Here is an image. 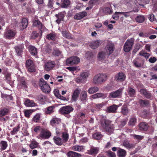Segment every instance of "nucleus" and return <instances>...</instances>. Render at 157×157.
<instances>
[{"label": "nucleus", "instance_id": "obj_11", "mask_svg": "<svg viewBox=\"0 0 157 157\" xmlns=\"http://www.w3.org/2000/svg\"><path fill=\"white\" fill-rule=\"evenodd\" d=\"M28 84L24 77L19 78L18 80V86L20 88L26 89L28 88Z\"/></svg>", "mask_w": 157, "mask_h": 157}, {"label": "nucleus", "instance_id": "obj_3", "mask_svg": "<svg viewBox=\"0 0 157 157\" xmlns=\"http://www.w3.org/2000/svg\"><path fill=\"white\" fill-rule=\"evenodd\" d=\"M107 75L105 74H98L93 78V82L95 84H101L107 80Z\"/></svg>", "mask_w": 157, "mask_h": 157}, {"label": "nucleus", "instance_id": "obj_40", "mask_svg": "<svg viewBox=\"0 0 157 157\" xmlns=\"http://www.w3.org/2000/svg\"><path fill=\"white\" fill-rule=\"evenodd\" d=\"M123 145L129 149L132 148L134 147L135 145L134 144L130 143L129 142L127 141H124L123 143Z\"/></svg>", "mask_w": 157, "mask_h": 157}, {"label": "nucleus", "instance_id": "obj_27", "mask_svg": "<svg viewBox=\"0 0 157 157\" xmlns=\"http://www.w3.org/2000/svg\"><path fill=\"white\" fill-rule=\"evenodd\" d=\"M57 38L56 34L55 33H52L47 34L46 38L49 40L55 41Z\"/></svg>", "mask_w": 157, "mask_h": 157}, {"label": "nucleus", "instance_id": "obj_54", "mask_svg": "<svg viewBox=\"0 0 157 157\" xmlns=\"http://www.w3.org/2000/svg\"><path fill=\"white\" fill-rule=\"evenodd\" d=\"M133 63L134 65L136 67L138 68L141 67L143 65V64H142L140 63L137 59H134L133 60Z\"/></svg>", "mask_w": 157, "mask_h": 157}, {"label": "nucleus", "instance_id": "obj_6", "mask_svg": "<svg viewBox=\"0 0 157 157\" xmlns=\"http://www.w3.org/2000/svg\"><path fill=\"white\" fill-rule=\"evenodd\" d=\"M17 33L15 29H8L6 30L4 33V37L7 39L10 40L13 38Z\"/></svg>", "mask_w": 157, "mask_h": 157}, {"label": "nucleus", "instance_id": "obj_38", "mask_svg": "<svg viewBox=\"0 0 157 157\" xmlns=\"http://www.w3.org/2000/svg\"><path fill=\"white\" fill-rule=\"evenodd\" d=\"M137 120L136 117L134 116L132 117L129 120L128 123V125L132 126H134L137 122Z\"/></svg>", "mask_w": 157, "mask_h": 157}, {"label": "nucleus", "instance_id": "obj_17", "mask_svg": "<svg viewBox=\"0 0 157 157\" xmlns=\"http://www.w3.org/2000/svg\"><path fill=\"white\" fill-rule=\"evenodd\" d=\"M115 49L114 45L113 44H109L107 45L106 48L105 52L107 55L109 56L112 54L114 51Z\"/></svg>", "mask_w": 157, "mask_h": 157}, {"label": "nucleus", "instance_id": "obj_37", "mask_svg": "<svg viewBox=\"0 0 157 157\" xmlns=\"http://www.w3.org/2000/svg\"><path fill=\"white\" fill-rule=\"evenodd\" d=\"M8 147V144L6 141L2 140L0 142V150L3 151L6 150Z\"/></svg>", "mask_w": 157, "mask_h": 157}, {"label": "nucleus", "instance_id": "obj_20", "mask_svg": "<svg viewBox=\"0 0 157 157\" xmlns=\"http://www.w3.org/2000/svg\"><path fill=\"white\" fill-rule=\"evenodd\" d=\"M102 10L103 13L106 15L111 14L113 12L111 6L109 7H105L102 8Z\"/></svg>", "mask_w": 157, "mask_h": 157}, {"label": "nucleus", "instance_id": "obj_26", "mask_svg": "<svg viewBox=\"0 0 157 157\" xmlns=\"http://www.w3.org/2000/svg\"><path fill=\"white\" fill-rule=\"evenodd\" d=\"M118 107V105L113 104L108 107L107 109L109 113H116Z\"/></svg>", "mask_w": 157, "mask_h": 157}, {"label": "nucleus", "instance_id": "obj_1", "mask_svg": "<svg viewBox=\"0 0 157 157\" xmlns=\"http://www.w3.org/2000/svg\"><path fill=\"white\" fill-rule=\"evenodd\" d=\"M33 130L36 134L38 135L36 137L39 139H48L51 136V132L48 129L42 126H35Z\"/></svg>", "mask_w": 157, "mask_h": 157}, {"label": "nucleus", "instance_id": "obj_21", "mask_svg": "<svg viewBox=\"0 0 157 157\" xmlns=\"http://www.w3.org/2000/svg\"><path fill=\"white\" fill-rule=\"evenodd\" d=\"M28 25V20L25 18H23L20 25V27L21 30H23L26 28Z\"/></svg>", "mask_w": 157, "mask_h": 157}, {"label": "nucleus", "instance_id": "obj_28", "mask_svg": "<svg viewBox=\"0 0 157 157\" xmlns=\"http://www.w3.org/2000/svg\"><path fill=\"white\" fill-rule=\"evenodd\" d=\"M127 154L126 151L124 149L119 148L117 151V155L118 157H125Z\"/></svg>", "mask_w": 157, "mask_h": 157}, {"label": "nucleus", "instance_id": "obj_45", "mask_svg": "<svg viewBox=\"0 0 157 157\" xmlns=\"http://www.w3.org/2000/svg\"><path fill=\"white\" fill-rule=\"evenodd\" d=\"M139 55L144 57L147 59L150 56L149 53H147L145 50H142L139 53Z\"/></svg>", "mask_w": 157, "mask_h": 157}, {"label": "nucleus", "instance_id": "obj_32", "mask_svg": "<svg viewBox=\"0 0 157 157\" xmlns=\"http://www.w3.org/2000/svg\"><path fill=\"white\" fill-rule=\"evenodd\" d=\"M128 95L130 97H134L136 94V91L135 89L131 87H129L127 91Z\"/></svg>", "mask_w": 157, "mask_h": 157}, {"label": "nucleus", "instance_id": "obj_46", "mask_svg": "<svg viewBox=\"0 0 157 157\" xmlns=\"http://www.w3.org/2000/svg\"><path fill=\"white\" fill-rule=\"evenodd\" d=\"M10 109L7 108H4L0 110V114L5 116L10 113Z\"/></svg>", "mask_w": 157, "mask_h": 157}, {"label": "nucleus", "instance_id": "obj_10", "mask_svg": "<svg viewBox=\"0 0 157 157\" xmlns=\"http://www.w3.org/2000/svg\"><path fill=\"white\" fill-rule=\"evenodd\" d=\"M126 75L122 72H120L116 75L115 76V79L117 82H121L125 79Z\"/></svg>", "mask_w": 157, "mask_h": 157}, {"label": "nucleus", "instance_id": "obj_51", "mask_svg": "<svg viewBox=\"0 0 157 157\" xmlns=\"http://www.w3.org/2000/svg\"><path fill=\"white\" fill-rule=\"evenodd\" d=\"M98 90V88L97 86H94L90 88L88 90V92L90 94L96 92Z\"/></svg>", "mask_w": 157, "mask_h": 157}, {"label": "nucleus", "instance_id": "obj_31", "mask_svg": "<svg viewBox=\"0 0 157 157\" xmlns=\"http://www.w3.org/2000/svg\"><path fill=\"white\" fill-rule=\"evenodd\" d=\"M53 140L55 143L58 146H61L63 143L62 140L60 137L57 136L54 137Z\"/></svg>", "mask_w": 157, "mask_h": 157}, {"label": "nucleus", "instance_id": "obj_24", "mask_svg": "<svg viewBox=\"0 0 157 157\" xmlns=\"http://www.w3.org/2000/svg\"><path fill=\"white\" fill-rule=\"evenodd\" d=\"M99 151V148L98 147H91L90 150H88V154L90 155L97 154Z\"/></svg>", "mask_w": 157, "mask_h": 157}, {"label": "nucleus", "instance_id": "obj_13", "mask_svg": "<svg viewBox=\"0 0 157 157\" xmlns=\"http://www.w3.org/2000/svg\"><path fill=\"white\" fill-rule=\"evenodd\" d=\"M55 63L54 61H49L44 64V69L47 71L52 70L55 66Z\"/></svg>", "mask_w": 157, "mask_h": 157}, {"label": "nucleus", "instance_id": "obj_35", "mask_svg": "<svg viewBox=\"0 0 157 157\" xmlns=\"http://www.w3.org/2000/svg\"><path fill=\"white\" fill-rule=\"evenodd\" d=\"M103 137V135L100 132H95L92 135L93 138L95 140H100Z\"/></svg>", "mask_w": 157, "mask_h": 157}, {"label": "nucleus", "instance_id": "obj_34", "mask_svg": "<svg viewBox=\"0 0 157 157\" xmlns=\"http://www.w3.org/2000/svg\"><path fill=\"white\" fill-rule=\"evenodd\" d=\"M79 91L78 89H75L72 95L71 100L74 101H76L79 96Z\"/></svg>", "mask_w": 157, "mask_h": 157}, {"label": "nucleus", "instance_id": "obj_33", "mask_svg": "<svg viewBox=\"0 0 157 157\" xmlns=\"http://www.w3.org/2000/svg\"><path fill=\"white\" fill-rule=\"evenodd\" d=\"M25 105L28 107H33L36 105V103H35L33 100L29 99H27L24 102Z\"/></svg>", "mask_w": 157, "mask_h": 157}, {"label": "nucleus", "instance_id": "obj_2", "mask_svg": "<svg viewBox=\"0 0 157 157\" xmlns=\"http://www.w3.org/2000/svg\"><path fill=\"white\" fill-rule=\"evenodd\" d=\"M100 128L102 130L111 133L114 130V126L111 124V121L108 120L104 119L101 121Z\"/></svg>", "mask_w": 157, "mask_h": 157}, {"label": "nucleus", "instance_id": "obj_43", "mask_svg": "<svg viewBox=\"0 0 157 157\" xmlns=\"http://www.w3.org/2000/svg\"><path fill=\"white\" fill-rule=\"evenodd\" d=\"M62 3L61 5L62 7L67 8L70 4V1L69 0H62Z\"/></svg>", "mask_w": 157, "mask_h": 157}, {"label": "nucleus", "instance_id": "obj_61", "mask_svg": "<svg viewBox=\"0 0 157 157\" xmlns=\"http://www.w3.org/2000/svg\"><path fill=\"white\" fill-rule=\"evenodd\" d=\"M40 118V115L38 113H37L33 118V120L35 122H38Z\"/></svg>", "mask_w": 157, "mask_h": 157}, {"label": "nucleus", "instance_id": "obj_19", "mask_svg": "<svg viewBox=\"0 0 157 157\" xmlns=\"http://www.w3.org/2000/svg\"><path fill=\"white\" fill-rule=\"evenodd\" d=\"M29 52L32 56H36L37 54V49L35 47L30 45L28 48Z\"/></svg>", "mask_w": 157, "mask_h": 157}, {"label": "nucleus", "instance_id": "obj_60", "mask_svg": "<svg viewBox=\"0 0 157 157\" xmlns=\"http://www.w3.org/2000/svg\"><path fill=\"white\" fill-rule=\"evenodd\" d=\"M87 98V93L85 91H83L81 93V99L82 101L85 100Z\"/></svg>", "mask_w": 157, "mask_h": 157}, {"label": "nucleus", "instance_id": "obj_57", "mask_svg": "<svg viewBox=\"0 0 157 157\" xmlns=\"http://www.w3.org/2000/svg\"><path fill=\"white\" fill-rule=\"evenodd\" d=\"M5 116L0 114V121L1 122L3 121L6 122V121L9 120L10 119V117L8 116Z\"/></svg>", "mask_w": 157, "mask_h": 157}, {"label": "nucleus", "instance_id": "obj_15", "mask_svg": "<svg viewBox=\"0 0 157 157\" xmlns=\"http://www.w3.org/2000/svg\"><path fill=\"white\" fill-rule=\"evenodd\" d=\"M17 55L18 56H21L24 48L23 44H21L16 46L14 48Z\"/></svg>", "mask_w": 157, "mask_h": 157}, {"label": "nucleus", "instance_id": "obj_53", "mask_svg": "<svg viewBox=\"0 0 157 157\" xmlns=\"http://www.w3.org/2000/svg\"><path fill=\"white\" fill-rule=\"evenodd\" d=\"M127 122V121L126 120H123L119 121L117 123L118 127L121 128H123L126 124Z\"/></svg>", "mask_w": 157, "mask_h": 157}, {"label": "nucleus", "instance_id": "obj_62", "mask_svg": "<svg viewBox=\"0 0 157 157\" xmlns=\"http://www.w3.org/2000/svg\"><path fill=\"white\" fill-rule=\"evenodd\" d=\"M89 75V73L86 72H83L81 73L80 75L82 79H84L87 78Z\"/></svg>", "mask_w": 157, "mask_h": 157}, {"label": "nucleus", "instance_id": "obj_5", "mask_svg": "<svg viewBox=\"0 0 157 157\" xmlns=\"http://www.w3.org/2000/svg\"><path fill=\"white\" fill-rule=\"evenodd\" d=\"M134 42V39L133 38L128 39L126 41L124 44L123 48L125 52H128L132 50Z\"/></svg>", "mask_w": 157, "mask_h": 157}, {"label": "nucleus", "instance_id": "obj_25", "mask_svg": "<svg viewBox=\"0 0 157 157\" xmlns=\"http://www.w3.org/2000/svg\"><path fill=\"white\" fill-rule=\"evenodd\" d=\"M122 90L119 89L117 90L112 92L110 94V96L112 98H116L120 96L121 94Z\"/></svg>", "mask_w": 157, "mask_h": 157}, {"label": "nucleus", "instance_id": "obj_18", "mask_svg": "<svg viewBox=\"0 0 157 157\" xmlns=\"http://www.w3.org/2000/svg\"><path fill=\"white\" fill-rule=\"evenodd\" d=\"M87 13L85 11H83L77 13L74 16L75 19L79 20L87 16Z\"/></svg>", "mask_w": 157, "mask_h": 157}, {"label": "nucleus", "instance_id": "obj_22", "mask_svg": "<svg viewBox=\"0 0 157 157\" xmlns=\"http://www.w3.org/2000/svg\"><path fill=\"white\" fill-rule=\"evenodd\" d=\"M55 16L57 18L56 21V22L57 23L59 24L61 21L63 20L65 15L63 12H61L59 13L58 14H56Z\"/></svg>", "mask_w": 157, "mask_h": 157}, {"label": "nucleus", "instance_id": "obj_50", "mask_svg": "<svg viewBox=\"0 0 157 157\" xmlns=\"http://www.w3.org/2000/svg\"><path fill=\"white\" fill-rule=\"evenodd\" d=\"M106 53L104 52H101L99 53L98 56V60H103L104 59Z\"/></svg>", "mask_w": 157, "mask_h": 157}, {"label": "nucleus", "instance_id": "obj_7", "mask_svg": "<svg viewBox=\"0 0 157 157\" xmlns=\"http://www.w3.org/2000/svg\"><path fill=\"white\" fill-rule=\"evenodd\" d=\"M25 65L29 71L30 72L35 71V67L33 61L30 59H27L26 61Z\"/></svg>", "mask_w": 157, "mask_h": 157}, {"label": "nucleus", "instance_id": "obj_58", "mask_svg": "<svg viewBox=\"0 0 157 157\" xmlns=\"http://www.w3.org/2000/svg\"><path fill=\"white\" fill-rule=\"evenodd\" d=\"M132 137L134 140H142L144 138V136H142L136 135L135 134L132 135Z\"/></svg>", "mask_w": 157, "mask_h": 157}, {"label": "nucleus", "instance_id": "obj_48", "mask_svg": "<svg viewBox=\"0 0 157 157\" xmlns=\"http://www.w3.org/2000/svg\"><path fill=\"white\" fill-rule=\"evenodd\" d=\"M59 121V119L56 117H54L51 120L50 124L52 126H54L55 124H58Z\"/></svg>", "mask_w": 157, "mask_h": 157}, {"label": "nucleus", "instance_id": "obj_23", "mask_svg": "<svg viewBox=\"0 0 157 157\" xmlns=\"http://www.w3.org/2000/svg\"><path fill=\"white\" fill-rule=\"evenodd\" d=\"M139 127L141 131H146L148 129V126L146 122H142L139 124Z\"/></svg>", "mask_w": 157, "mask_h": 157}, {"label": "nucleus", "instance_id": "obj_63", "mask_svg": "<svg viewBox=\"0 0 157 157\" xmlns=\"http://www.w3.org/2000/svg\"><path fill=\"white\" fill-rule=\"evenodd\" d=\"M86 56L88 59L92 58L94 56V53L93 52L91 51L87 52L86 53Z\"/></svg>", "mask_w": 157, "mask_h": 157}, {"label": "nucleus", "instance_id": "obj_52", "mask_svg": "<svg viewBox=\"0 0 157 157\" xmlns=\"http://www.w3.org/2000/svg\"><path fill=\"white\" fill-rule=\"evenodd\" d=\"M72 149L75 151H81L83 149V147L81 146L75 145L72 147Z\"/></svg>", "mask_w": 157, "mask_h": 157}, {"label": "nucleus", "instance_id": "obj_30", "mask_svg": "<svg viewBox=\"0 0 157 157\" xmlns=\"http://www.w3.org/2000/svg\"><path fill=\"white\" fill-rule=\"evenodd\" d=\"M67 155L68 157H81L82 156L80 154L73 151L68 152Z\"/></svg>", "mask_w": 157, "mask_h": 157}, {"label": "nucleus", "instance_id": "obj_12", "mask_svg": "<svg viewBox=\"0 0 157 157\" xmlns=\"http://www.w3.org/2000/svg\"><path fill=\"white\" fill-rule=\"evenodd\" d=\"M140 92L141 94L147 99H151L152 97L151 93L145 88L141 89L140 90Z\"/></svg>", "mask_w": 157, "mask_h": 157}, {"label": "nucleus", "instance_id": "obj_47", "mask_svg": "<svg viewBox=\"0 0 157 157\" xmlns=\"http://www.w3.org/2000/svg\"><path fill=\"white\" fill-rule=\"evenodd\" d=\"M62 137L63 143L66 142L68 140L69 135L65 132H63L62 133Z\"/></svg>", "mask_w": 157, "mask_h": 157}, {"label": "nucleus", "instance_id": "obj_41", "mask_svg": "<svg viewBox=\"0 0 157 157\" xmlns=\"http://www.w3.org/2000/svg\"><path fill=\"white\" fill-rule=\"evenodd\" d=\"M62 33L63 36L64 37L68 39H70L71 38V34L66 29L63 30L62 32Z\"/></svg>", "mask_w": 157, "mask_h": 157}, {"label": "nucleus", "instance_id": "obj_56", "mask_svg": "<svg viewBox=\"0 0 157 157\" xmlns=\"http://www.w3.org/2000/svg\"><path fill=\"white\" fill-rule=\"evenodd\" d=\"M20 127L19 125H18L17 127H15L13 128V130L10 132V134L12 135H13L16 134L18 132L20 129Z\"/></svg>", "mask_w": 157, "mask_h": 157}, {"label": "nucleus", "instance_id": "obj_55", "mask_svg": "<svg viewBox=\"0 0 157 157\" xmlns=\"http://www.w3.org/2000/svg\"><path fill=\"white\" fill-rule=\"evenodd\" d=\"M92 97L93 99L98 98L101 97L104 98H105L104 97V94L101 93H98L93 94L92 95Z\"/></svg>", "mask_w": 157, "mask_h": 157}, {"label": "nucleus", "instance_id": "obj_9", "mask_svg": "<svg viewBox=\"0 0 157 157\" xmlns=\"http://www.w3.org/2000/svg\"><path fill=\"white\" fill-rule=\"evenodd\" d=\"M80 59L77 56H73L68 58L66 61V63L68 65H73L75 64L78 63L79 62Z\"/></svg>", "mask_w": 157, "mask_h": 157}, {"label": "nucleus", "instance_id": "obj_42", "mask_svg": "<svg viewBox=\"0 0 157 157\" xmlns=\"http://www.w3.org/2000/svg\"><path fill=\"white\" fill-rule=\"evenodd\" d=\"M55 107L53 106H49L46 108L45 113L46 114H51L54 112Z\"/></svg>", "mask_w": 157, "mask_h": 157}, {"label": "nucleus", "instance_id": "obj_39", "mask_svg": "<svg viewBox=\"0 0 157 157\" xmlns=\"http://www.w3.org/2000/svg\"><path fill=\"white\" fill-rule=\"evenodd\" d=\"M39 143L36 140L31 141L29 147L31 149H33L38 147Z\"/></svg>", "mask_w": 157, "mask_h": 157}, {"label": "nucleus", "instance_id": "obj_59", "mask_svg": "<svg viewBox=\"0 0 157 157\" xmlns=\"http://www.w3.org/2000/svg\"><path fill=\"white\" fill-rule=\"evenodd\" d=\"M39 36V33L36 31H34L32 33L31 38L32 39H35Z\"/></svg>", "mask_w": 157, "mask_h": 157}, {"label": "nucleus", "instance_id": "obj_49", "mask_svg": "<svg viewBox=\"0 0 157 157\" xmlns=\"http://www.w3.org/2000/svg\"><path fill=\"white\" fill-rule=\"evenodd\" d=\"M33 112H34V111L32 109L25 110L24 111V114L25 116L26 117L29 118Z\"/></svg>", "mask_w": 157, "mask_h": 157}, {"label": "nucleus", "instance_id": "obj_16", "mask_svg": "<svg viewBox=\"0 0 157 157\" xmlns=\"http://www.w3.org/2000/svg\"><path fill=\"white\" fill-rule=\"evenodd\" d=\"M33 25L34 27L38 28L40 30V32L42 34V29L44 27L40 21L37 20H34L33 22Z\"/></svg>", "mask_w": 157, "mask_h": 157}, {"label": "nucleus", "instance_id": "obj_8", "mask_svg": "<svg viewBox=\"0 0 157 157\" xmlns=\"http://www.w3.org/2000/svg\"><path fill=\"white\" fill-rule=\"evenodd\" d=\"M74 110V108L70 106H66L62 107L59 110V113L63 114H68Z\"/></svg>", "mask_w": 157, "mask_h": 157}, {"label": "nucleus", "instance_id": "obj_36", "mask_svg": "<svg viewBox=\"0 0 157 157\" xmlns=\"http://www.w3.org/2000/svg\"><path fill=\"white\" fill-rule=\"evenodd\" d=\"M135 20L137 22L142 23L145 20V17L143 15H139L135 18Z\"/></svg>", "mask_w": 157, "mask_h": 157}, {"label": "nucleus", "instance_id": "obj_4", "mask_svg": "<svg viewBox=\"0 0 157 157\" xmlns=\"http://www.w3.org/2000/svg\"><path fill=\"white\" fill-rule=\"evenodd\" d=\"M39 84L42 91L45 93H48L50 91V88L44 79L41 78L39 81Z\"/></svg>", "mask_w": 157, "mask_h": 157}, {"label": "nucleus", "instance_id": "obj_44", "mask_svg": "<svg viewBox=\"0 0 157 157\" xmlns=\"http://www.w3.org/2000/svg\"><path fill=\"white\" fill-rule=\"evenodd\" d=\"M128 109L126 106L123 105L121 107V113L124 115L126 116L128 113Z\"/></svg>", "mask_w": 157, "mask_h": 157}, {"label": "nucleus", "instance_id": "obj_64", "mask_svg": "<svg viewBox=\"0 0 157 157\" xmlns=\"http://www.w3.org/2000/svg\"><path fill=\"white\" fill-rule=\"evenodd\" d=\"M119 14H121L120 12H116L114 14L112 15V17L113 19L116 20L118 19L119 17Z\"/></svg>", "mask_w": 157, "mask_h": 157}, {"label": "nucleus", "instance_id": "obj_14", "mask_svg": "<svg viewBox=\"0 0 157 157\" xmlns=\"http://www.w3.org/2000/svg\"><path fill=\"white\" fill-rule=\"evenodd\" d=\"M102 43V41L100 40L93 41L90 43L89 46L91 48L95 49L100 45Z\"/></svg>", "mask_w": 157, "mask_h": 157}, {"label": "nucleus", "instance_id": "obj_29", "mask_svg": "<svg viewBox=\"0 0 157 157\" xmlns=\"http://www.w3.org/2000/svg\"><path fill=\"white\" fill-rule=\"evenodd\" d=\"M150 101L147 100L140 99L139 103L141 107H146L149 105Z\"/></svg>", "mask_w": 157, "mask_h": 157}]
</instances>
